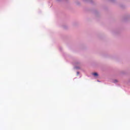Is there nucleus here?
Returning <instances> with one entry per match:
<instances>
[{
    "label": "nucleus",
    "instance_id": "1",
    "mask_svg": "<svg viewBox=\"0 0 130 130\" xmlns=\"http://www.w3.org/2000/svg\"><path fill=\"white\" fill-rule=\"evenodd\" d=\"M92 75L94 76V77H98V74L97 73H93Z\"/></svg>",
    "mask_w": 130,
    "mask_h": 130
},
{
    "label": "nucleus",
    "instance_id": "2",
    "mask_svg": "<svg viewBox=\"0 0 130 130\" xmlns=\"http://www.w3.org/2000/svg\"><path fill=\"white\" fill-rule=\"evenodd\" d=\"M117 80H114V83H117Z\"/></svg>",
    "mask_w": 130,
    "mask_h": 130
}]
</instances>
